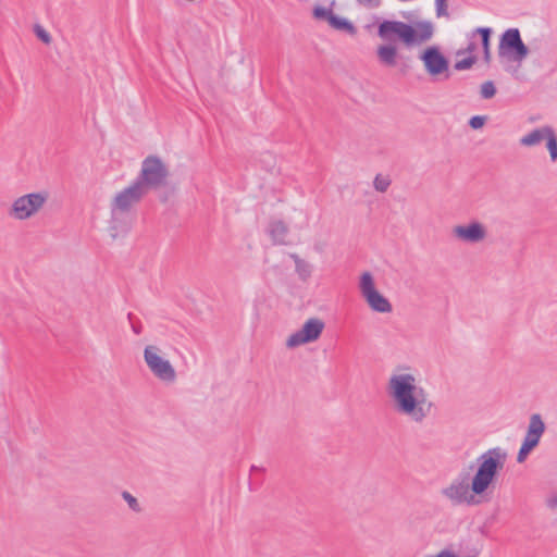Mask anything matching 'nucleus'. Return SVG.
Returning <instances> with one entry per match:
<instances>
[{"instance_id":"obj_1","label":"nucleus","mask_w":557,"mask_h":557,"mask_svg":"<svg viewBox=\"0 0 557 557\" xmlns=\"http://www.w3.org/2000/svg\"><path fill=\"white\" fill-rule=\"evenodd\" d=\"M385 392L394 411L413 424H423L434 410V403L419 371L410 366H397L389 373Z\"/></svg>"},{"instance_id":"obj_2","label":"nucleus","mask_w":557,"mask_h":557,"mask_svg":"<svg viewBox=\"0 0 557 557\" xmlns=\"http://www.w3.org/2000/svg\"><path fill=\"white\" fill-rule=\"evenodd\" d=\"M506 460L507 453L503 448L488 449L478 458V468L472 479L469 481L467 475L455 478L441 490L442 497L451 506L478 505L479 497L485 496L494 485Z\"/></svg>"},{"instance_id":"obj_3","label":"nucleus","mask_w":557,"mask_h":557,"mask_svg":"<svg viewBox=\"0 0 557 557\" xmlns=\"http://www.w3.org/2000/svg\"><path fill=\"white\" fill-rule=\"evenodd\" d=\"M435 32L433 22L418 20L405 23L395 20H384L377 25V36L383 41L376 47V58L384 67H395L399 60V49L396 40L406 48L422 46L429 42Z\"/></svg>"},{"instance_id":"obj_4","label":"nucleus","mask_w":557,"mask_h":557,"mask_svg":"<svg viewBox=\"0 0 557 557\" xmlns=\"http://www.w3.org/2000/svg\"><path fill=\"white\" fill-rule=\"evenodd\" d=\"M144 362L151 375L163 384L177 381V371L166 351L156 343L147 344L143 350Z\"/></svg>"},{"instance_id":"obj_5","label":"nucleus","mask_w":557,"mask_h":557,"mask_svg":"<svg viewBox=\"0 0 557 557\" xmlns=\"http://www.w3.org/2000/svg\"><path fill=\"white\" fill-rule=\"evenodd\" d=\"M49 193L46 190L20 195L10 202L7 214L15 222H26L38 216L47 206Z\"/></svg>"},{"instance_id":"obj_6","label":"nucleus","mask_w":557,"mask_h":557,"mask_svg":"<svg viewBox=\"0 0 557 557\" xmlns=\"http://www.w3.org/2000/svg\"><path fill=\"white\" fill-rule=\"evenodd\" d=\"M169 175V166L160 157L148 156L143 160L139 175L135 182L148 193L150 189L165 186Z\"/></svg>"},{"instance_id":"obj_7","label":"nucleus","mask_w":557,"mask_h":557,"mask_svg":"<svg viewBox=\"0 0 557 557\" xmlns=\"http://www.w3.org/2000/svg\"><path fill=\"white\" fill-rule=\"evenodd\" d=\"M358 289L373 312L388 314L393 311L391 301L379 292L375 278L371 272L364 271L360 274Z\"/></svg>"},{"instance_id":"obj_8","label":"nucleus","mask_w":557,"mask_h":557,"mask_svg":"<svg viewBox=\"0 0 557 557\" xmlns=\"http://www.w3.org/2000/svg\"><path fill=\"white\" fill-rule=\"evenodd\" d=\"M325 326L326 324L323 319L319 317H310L297 331L287 336L285 346L288 349H295L300 346L315 343L321 338Z\"/></svg>"},{"instance_id":"obj_9","label":"nucleus","mask_w":557,"mask_h":557,"mask_svg":"<svg viewBox=\"0 0 557 557\" xmlns=\"http://www.w3.org/2000/svg\"><path fill=\"white\" fill-rule=\"evenodd\" d=\"M425 73L433 79H448L450 76L449 61L438 46H429L418 55Z\"/></svg>"},{"instance_id":"obj_10","label":"nucleus","mask_w":557,"mask_h":557,"mask_svg":"<svg viewBox=\"0 0 557 557\" xmlns=\"http://www.w3.org/2000/svg\"><path fill=\"white\" fill-rule=\"evenodd\" d=\"M529 54V48L523 42L518 28L506 29L498 44V55L508 61L522 62Z\"/></svg>"},{"instance_id":"obj_11","label":"nucleus","mask_w":557,"mask_h":557,"mask_svg":"<svg viewBox=\"0 0 557 557\" xmlns=\"http://www.w3.org/2000/svg\"><path fill=\"white\" fill-rule=\"evenodd\" d=\"M542 143L546 144L552 162L557 161V135L549 125L532 129L519 139V144L525 148H533Z\"/></svg>"},{"instance_id":"obj_12","label":"nucleus","mask_w":557,"mask_h":557,"mask_svg":"<svg viewBox=\"0 0 557 557\" xmlns=\"http://www.w3.org/2000/svg\"><path fill=\"white\" fill-rule=\"evenodd\" d=\"M451 236L460 244L478 245L487 239L488 230L481 221L471 220L467 223L454 225L451 227Z\"/></svg>"},{"instance_id":"obj_13","label":"nucleus","mask_w":557,"mask_h":557,"mask_svg":"<svg viewBox=\"0 0 557 557\" xmlns=\"http://www.w3.org/2000/svg\"><path fill=\"white\" fill-rule=\"evenodd\" d=\"M146 195L147 193L134 181L111 197L109 208L131 214Z\"/></svg>"},{"instance_id":"obj_14","label":"nucleus","mask_w":557,"mask_h":557,"mask_svg":"<svg viewBox=\"0 0 557 557\" xmlns=\"http://www.w3.org/2000/svg\"><path fill=\"white\" fill-rule=\"evenodd\" d=\"M545 432V424L539 413L530 417L527 434L519 449L517 461L524 462L530 453L539 445L542 435Z\"/></svg>"},{"instance_id":"obj_15","label":"nucleus","mask_w":557,"mask_h":557,"mask_svg":"<svg viewBox=\"0 0 557 557\" xmlns=\"http://www.w3.org/2000/svg\"><path fill=\"white\" fill-rule=\"evenodd\" d=\"M110 209V219L108 221L107 232L109 236L113 239L124 238L132 228V215L117 211L114 208Z\"/></svg>"},{"instance_id":"obj_16","label":"nucleus","mask_w":557,"mask_h":557,"mask_svg":"<svg viewBox=\"0 0 557 557\" xmlns=\"http://www.w3.org/2000/svg\"><path fill=\"white\" fill-rule=\"evenodd\" d=\"M269 235L272 238L273 243L276 245H286L288 244V227L281 220H274L269 224L268 228Z\"/></svg>"},{"instance_id":"obj_17","label":"nucleus","mask_w":557,"mask_h":557,"mask_svg":"<svg viewBox=\"0 0 557 557\" xmlns=\"http://www.w3.org/2000/svg\"><path fill=\"white\" fill-rule=\"evenodd\" d=\"M290 258L295 263V272L299 280L304 282L309 280L313 272V265L309 261L300 258L297 253H290Z\"/></svg>"},{"instance_id":"obj_18","label":"nucleus","mask_w":557,"mask_h":557,"mask_svg":"<svg viewBox=\"0 0 557 557\" xmlns=\"http://www.w3.org/2000/svg\"><path fill=\"white\" fill-rule=\"evenodd\" d=\"M329 24L334 29L346 32V33H348L350 35H355L356 32H357L356 27L354 26V24L351 22H349L345 17L337 16L334 13H333V15L330 18Z\"/></svg>"},{"instance_id":"obj_19","label":"nucleus","mask_w":557,"mask_h":557,"mask_svg":"<svg viewBox=\"0 0 557 557\" xmlns=\"http://www.w3.org/2000/svg\"><path fill=\"white\" fill-rule=\"evenodd\" d=\"M476 32L482 36V46L484 49V59L486 62L491 59V51H490V36H491V29L490 28H478Z\"/></svg>"},{"instance_id":"obj_20","label":"nucleus","mask_w":557,"mask_h":557,"mask_svg":"<svg viewBox=\"0 0 557 557\" xmlns=\"http://www.w3.org/2000/svg\"><path fill=\"white\" fill-rule=\"evenodd\" d=\"M480 95L483 99H492L496 95V87L492 81L484 82L480 87Z\"/></svg>"},{"instance_id":"obj_21","label":"nucleus","mask_w":557,"mask_h":557,"mask_svg":"<svg viewBox=\"0 0 557 557\" xmlns=\"http://www.w3.org/2000/svg\"><path fill=\"white\" fill-rule=\"evenodd\" d=\"M391 185V180L387 177V176H383V175H376L374 181H373V186L375 188V190L380 191V193H384L387 190V188L389 187Z\"/></svg>"},{"instance_id":"obj_22","label":"nucleus","mask_w":557,"mask_h":557,"mask_svg":"<svg viewBox=\"0 0 557 557\" xmlns=\"http://www.w3.org/2000/svg\"><path fill=\"white\" fill-rule=\"evenodd\" d=\"M332 15L333 11L331 9L324 7H315L313 9V16L318 20H326L327 22H330Z\"/></svg>"},{"instance_id":"obj_23","label":"nucleus","mask_w":557,"mask_h":557,"mask_svg":"<svg viewBox=\"0 0 557 557\" xmlns=\"http://www.w3.org/2000/svg\"><path fill=\"white\" fill-rule=\"evenodd\" d=\"M476 62V58L473 55H470L463 60H459L455 63V69L457 71H463L471 69Z\"/></svg>"},{"instance_id":"obj_24","label":"nucleus","mask_w":557,"mask_h":557,"mask_svg":"<svg viewBox=\"0 0 557 557\" xmlns=\"http://www.w3.org/2000/svg\"><path fill=\"white\" fill-rule=\"evenodd\" d=\"M435 11L437 17H447L448 14V0H435Z\"/></svg>"},{"instance_id":"obj_25","label":"nucleus","mask_w":557,"mask_h":557,"mask_svg":"<svg viewBox=\"0 0 557 557\" xmlns=\"http://www.w3.org/2000/svg\"><path fill=\"white\" fill-rule=\"evenodd\" d=\"M122 497L127 503V505L129 506L131 509H133L134 511H139L140 510L139 502L131 493L124 491L122 493Z\"/></svg>"},{"instance_id":"obj_26","label":"nucleus","mask_w":557,"mask_h":557,"mask_svg":"<svg viewBox=\"0 0 557 557\" xmlns=\"http://www.w3.org/2000/svg\"><path fill=\"white\" fill-rule=\"evenodd\" d=\"M35 33L37 37L45 44H50L51 37L41 26L37 25L35 27Z\"/></svg>"},{"instance_id":"obj_27","label":"nucleus","mask_w":557,"mask_h":557,"mask_svg":"<svg viewBox=\"0 0 557 557\" xmlns=\"http://www.w3.org/2000/svg\"><path fill=\"white\" fill-rule=\"evenodd\" d=\"M484 124H485V116H481V115L472 116L469 121V125L473 129H479V128L483 127Z\"/></svg>"},{"instance_id":"obj_28","label":"nucleus","mask_w":557,"mask_h":557,"mask_svg":"<svg viewBox=\"0 0 557 557\" xmlns=\"http://www.w3.org/2000/svg\"><path fill=\"white\" fill-rule=\"evenodd\" d=\"M547 506L552 509H557V495L547 498Z\"/></svg>"},{"instance_id":"obj_29","label":"nucleus","mask_w":557,"mask_h":557,"mask_svg":"<svg viewBox=\"0 0 557 557\" xmlns=\"http://www.w3.org/2000/svg\"><path fill=\"white\" fill-rule=\"evenodd\" d=\"M360 4L368 7H376L379 4V0H357Z\"/></svg>"},{"instance_id":"obj_30","label":"nucleus","mask_w":557,"mask_h":557,"mask_svg":"<svg viewBox=\"0 0 557 557\" xmlns=\"http://www.w3.org/2000/svg\"><path fill=\"white\" fill-rule=\"evenodd\" d=\"M474 49H475V45H474V44H470V45L468 46V48H467V51H468V52H473V51H474Z\"/></svg>"}]
</instances>
